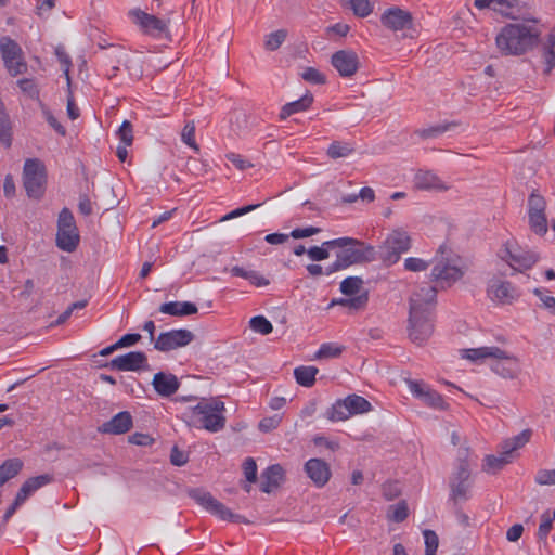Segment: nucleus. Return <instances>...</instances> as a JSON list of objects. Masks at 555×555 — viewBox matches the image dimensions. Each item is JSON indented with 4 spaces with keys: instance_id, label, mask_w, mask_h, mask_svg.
Segmentation results:
<instances>
[{
    "instance_id": "33",
    "label": "nucleus",
    "mask_w": 555,
    "mask_h": 555,
    "mask_svg": "<svg viewBox=\"0 0 555 555\" xmlns=\"http://www.w3.org/2000/svg\"><path fill=\"white\" fill-rule=\"evenodd\" d=\"M463 357L472 361H477L486 358L503 357V350L495 346L465 349L463 350Z\"/></svg>"
},
{
    "instance_id": "52",
    "label": "nucleus",
    "mask_w": 555,
    "mask_h": 555,
    "mask_svg": "<svg viewBox=\"0 0 555 555\" xmlns=\"http://www.w3.org/2000/svg\"><path fill=\"white\" fill-rule=\"evenodd\" d=\"M17 85L23 93L27 94L31 99H39V89L35 81L29 78H23L17 81Z\"/></svg>"
},
{
    "instance_id": "50",
    "label": "nucleus",
    "mask_w": 555,
    "mask_h": 555,
    "mask_svg": "<svg viewBox=\"0 0 555 555\" xmlns=\"http://www.w3.org/2000/svg\"><path fill=\"white\" fill-rule=\"evenodd\" d=\"M451 496L454 501L467 500L469 483L468 481L450 482Z\"/></svg>"
},
{
    "instance_id": "61",
    "label": "nucleus",
    "mask_w": 555,
    "mask_h": 555,
    "mask_svg": "<svg viewBox=\"0 0 555 555\" xmlns=\"http://www.w3.org/2000/svg\"><path fill=\"white\" fill-rule=\"evenodd\" d=\"M535 482L542 486L555 485V469H541L537 473Z\"/></svg>"
},
{
    "instance_id": "32",
    "label": "nucleus",
    "mask_w": 555,
    "mask_h": 555,
    "mask_svg": "<svg viewBox=\"0 0 555 555\" xmlns=\"http://www.w3.org/2000/svg\"><path fill=\"white\" fill-rule=\"evenodd\" d=\"M512 460L511 454H505L504 450L501 449L499 455H487L482 465L485 472L489 474H495L501 470Z\"/></svg>"
},
{
    "instance_id": "12",
    "label": "nucleus",
    "mask_w": 555,
    "mask_h": 555,
    "mask_svg": "<svg viewBox=\"0 0 555 555\" xmlns=\"http://www.w3.org/2000/svg\"><path fill=\"white\" fill-rule=\"evenodd\" d=\"M499 256L511 267L512 274L531 269L539 259L535 253L520 248L513 249L508 243L500 250Z\"/></svg>"
},
{
    "instance_id": "62",
    "label": "nucleus",
    "mask_w": 555,
    "mask_h": 555,
    "mask_svg": "<svg viewBox=\"0 0 555 555\" xmlns=\"http://www.w3.org/2000/svg\"><path fill=\"white\" fill-rule=\"evenodd\" d=\"M321 232V229L320 228H317V227H307V228H297V229H294L289 235L293 237V238H296V240H299V238H305V237H309V236H312L314 234H318Z\"/></svg>"
},
{
    "instance_id": "16",
    "label": "nucleus",
    "mask_w": 555,
    "mask_h": 555,
    "mask_svg": "<svg viewBox=\"0 0 555 555\" xmlns=\"http://www.w3.org/2000/svg\"><path fill=\"white\" fill-rule=\"evenodd\" d=\"M104 367L117 371L149 370L147 357L142 351H130L112 359Z\"/></svg>"
},
{
    "instance_id": "22",
    "label": "nucleus",
    "mask_w": 555,
    "mask_h": 555,
    "mask_svg": "<svg viewBox=\"0 0 555 555\" xmlns=\"http://www.w3.org/2000/svg\"><path fill=\"white\" fill-rule=\"evenodd\" d=\"M131 427V414L127 411H122L113 416L108 422L103 423L100 430L105 434L121 435L127 433Z\"/></svg>"
},
{
    "instance_id": "51",
    "label": "nucleus",
    "mask_w": 555,
    "mask_h": 555,
    "mask_svg": "<svg viewBox=\"0 0 555 555\" xmlns=\"http://www.w3.org/2000/svg\"><path fill=\"white\" fill-rule=\"evenodd\" d=\"M42 114L47 120V122L62 137L66 135L65 127L57 121L51 111L42 103H40Z\"/></svg>"
},
{
    "instance_id": "3",
    "label": "nucleus",
    "mask_w": 555,
    "mask_h": 555,
    "mask_svg": "<svg viewBox=\"0 0 555 555\" xmlns=\"http://www.w3.org/2000/svg\"><path fill=\"white\" fill-rule=\"evenodd\" d=\"M224 402L218 398L202 399L195 406L183 413L189 425L218 433L225 427Z\"/></svg>"
},
{
    "instance_id": "23",
    "label": "nucleus",
    "mask_w": 555,
    "mask_h": 555,
    "mask_svg": "<svg viewBox=\"0 0 555 555\" xmlns=\"http://www.w3.org/2000/svg\"><path fill=\"white\" fill-rule=\"evenodd\" d=\"M152 385L158 395L169 397L179 389L180 383L176 375L158 372L154 375Z\"/></svg>"
},
{
    "instance_id": "35",
    "label": "nucleus",
    "mask_w": 555,
    "mask_h": 555,
    "mask_svg": "<svg viewBox=\"0 0 555 555\" xmlns=\"http://www.w3.org/2000/svg\"><path fill=\"white\" fill-rule=\"evenodd\" d=\"M324 416L332 422L346 421L351 416V412L345 399H339L326 410Z\"/></svg>"
},
{
    "instance_id": "60",
    "label": "nucleus",
    "mask_w": 555,
    "mask_h": 555,
    "mask_svg": "<svg viewBox=\"0 0 555 555\" xmlns=\"http://www.w3.org/2000/svg\"><path fill=\"white\" fill-rule=\"evenodd\" d=\"M72 227H76L74 216L68 208H63L59 215L57 229H66Z\"/></svg>"
},
{
    "instance_id": "15",
    "label": "nucleus",
    "mask_w": 555,
    "mask_h": 555,
    "mask_svg": "<svg viewBox=\"0 0 555 555\" xmlns=\"http://www.w3.org/2000/svg\"><path fill=\"white\" fill-rule=\"evenodd\" d=\"M408 386L411 393L427 406L440 411L448 409V403L444 401L442 396L427 384L410 379L408 380Z\"/></svg>"
},
{
    "instance_id": "55",
    "label": "nucleus",
    "mask_w": 555,
    "mask_h": 555,
    "mask_svg": "<svg viewBox=\"0 0 555 555\" xmlns=\"http://www.w3.org/2000/svg\"><path fill=\"white\" fill-rule=\"evenodd\" d=\"M117 134L120 141L126 145L130 146L133 142L132 125L130 121L125 120L119 127Z\"/></svg>"
},
{
    "instance_id": "56",
    "label": "nucleus",
    "mask_w": 555,
    "mask_h": 555,
    "mask_svg": "<svg viewBox=\"0 0 555 555\" xmlns=\"http://www.w3.org/2000/svg\"><path fill=\"white\" fill-rule=\"evenodd\" d=\"M369 300L367 293H363L360 295H357L354 297L348 298L346 301V307L350 309L351 311H359L362 310Z\"/></svg>"
},
{
    "instance_id": "43",
    "label": "nucleus",
    "mask_w": 555,
    "mask_h": 555,
    "mask_svg": "<svg viewBox=\"0 0 555 555\" xmlns=\"http://www.w3.org/2000/svg\"><path fill=\"white\" fill-rule=\"evenodd\" d=\"M363 284V280L359 276H348L340 283V292L347 296L357 295Z\"/></svg>"
},
{
    "instance_id": "19",
    "label": "nucleus",
    "mask_w": 555,
    "mask_h": 555,
    "mask_svg": "<svg viewBox=\"0 0 555 555\" xmlns=\"http://www.w3.org/2000/svg\"><path fill=\"white\" fill-rule=\"evenodd\" d=\"M382 24L393 30H405L412 27L413 18L412 15L398 7L386 10L380 17Z\"/></svg>"
},
{
    "instance_id": "53",
    "label": "nucleus",
    "mask_w": 555,
    "mask_h": 555,
    "mask_svg": "<svg viewBox=\"0 0 555 555\" xmlns=\"http://www.w3.org/2000/svg\"><path fill=\"white\" fill-rule=\"evenodd\" d=\"M301 77L304 80L317 85H323L326 81L325 75H323L314 67H307L302 72Z\"/></svg>"
},
{
    "instance_id": "36",
    "label": "nucleus",
    "mask_w": 555,
    "mask_h": 555,
    "mask_svg": "<svg viewBox=\"0 0 555 555\" xmlns=\"http://www.w3.org/2000/svg\"><path fill=\"white\" fill-rule=\"evenodd\" d=\"M318 372L315 366H298L294 370V376L300 386L311 387L315 383Z\"/></svg>"
},
{
    "instance_id": "46",
    "label": "nucleus",
    "mask_w": 555,
    "mask_h": 555,
    "mask_svg": "<svg viewBox=\"0 0 555 555\" xmlns=\"http://www.w3.org/2000/svg\"><path fill=\"white\" fill-rule=\"evenodd\" d=\"M182 141L193 149L196 153L199 152V146L195 141V122L193 120L188 121L181 133Z\"/></svg>"
},
{
    "instance_id": "47",
    "label": "nucleus",
    "mask_w": 555,
    "mask_h": 555,
    "mask_svg": "<svg viewBox=\"0 0 555 555\" xmlns=\"http://www.w3.org/2000/svg\"><path fill=\"white\" fill-rule=\"evenodd\" d=\"M349 8L359 17H365L372 13L373 7L370 0H348Z\"/></svg>"
},
{
    "instance_id": "13",
    "label": "nucleus",
    "mask_w": 555,
    "mask_h": 555,
    "mask_svg": "<svg viewBox=\"0 0 555 555\" xmlns=\"http://www.w3.org/2000/svg\"><path fill=\"white\" fill-rule=\"evenodd\" d=\"M194 337V334L185 328L163 332L156 338L154 348L162 352H168L189 345Z\"/></svg>"
},
{
    "instance_id": "58",
    "label": "nucleus",
    "mask_w": 555,
    "mask_h": 555,
    "mask_svg": "<svg viewBox=\"0 0 555 555\" xmlns=\"http://www.w3.org/2000/svg\"><path fill=\"white\" fill-rule=\"evenodd\" d=\"M533 294L542 301L543 308L555 315V297L546 295L542 289L534 288Z\"/></svg>"
},
{
    "instance_id": "2",
    "label": "nucleus",
    "mask_w": 555,
    "mask_h": 555,
    "mask_svg": "<svg viewBox=\"0 0 555 555\" xmlns=\"http://www.w3.org/2000/svg\"><path fill=\"white\" fill-rule=\"evenodd\" d=\"M436 295V286L426 285L410 297L408 335L417 346H423L434 333Z\"/></svg>"
},
{
    "instance_id": "57",
    "label": "nucleus",
    "mask_w": 555,
    "mask_h": 555,
    "mask_svg": "<svg viewBox=\"0 0 555 555\" xmlns=\"http://www.w3.org/2000/svg\"><path fill=\"white\" fill-rule=\"evenodd\" d=\"M243 470L246 480L253 483L257 480V464L253 457H247L243 463Z\"/></svg>"
},
{
    "instance_id": "37",
    "label": "nucleus",
    "mask_w": 555,
    "mask_h": 555,
    "mask_svg": "<svg viewBox=\"0 0 555 555\" xmlns=\"http://www.w3.org/2000/svg\"><path fill=\"white\" fill-rule=\"evenodd\" d=\"M354 152V147L348 142L333 141L327 147L326 154L332 159L348 157Z\"/></svg>"
},
{
    "instance_id": "8",
    "label": "nucleus",
    "mask_w": 555,
    "mask_h": 555,
    "mask_svg": "<svg viewBox=\"0 0 555 555\" xmlns=\"http://www.w3.org/2000/svg\"><path fill=\"white\" fill-rule=\"evenodd\" d=\"M411 248L410 235L401 230H393L376 249L377 260H380L385 266H391L399 261L401 254Z\"/></svg>"
},
{
    "instance_id": "20",
    "label": "nucleus",
    "mask_w": 555,
    "mask_h": 555,
    "mask_svg": "<svg viewBox=\"0 0 555 555\" xmlns=\"http://www.w3.org/2000/svg\"><path fill=\"white\" fill-rule=\"evenodd\" d=\"M492 371L503 378H515L519 372L518 358L503 350V357H494Z\"/></svg>"
},
{
    "instance_id": "31",
    "label": "nucleus",
    "mask_w": 555,
    "mask_h": 555,
    "mask_svg": "<svg viewBox=\"0 0 555 555\" xmlns=\"http://www.w3.org/2000/svg\"><path fill=\"white\" fill-rule=\"evenodd\" d=\"M106 51L102 55V61L106 66H111L113 70H119V65L124 63L127 56L122 47L108 44Z\"/></svg>"
},
{
    "instance_id": "38",
    "label": "nucleus",
    "mask_w": 555,
    "mask_h": 555,
    "mask_svg": "<svg viewBox=\"0 0 555 555\" xmlns=\"http://www.w3.org/2000/svg\"><path fill=\"white\" fill-rule=\"evenodd\" d=\"M345 402L347 403L351 415L362 414L371 411V403L363 397L358 395H349L345 398Z\"/></svg>"
},
{
    "instance_id": "21",
    "label": "nucleus",
    "mask_w": 555,
    "mask_h": 555,
    "mask_svg": "<svg viewBox=\"0 0 555 555\" xmlns=\"http://www.w3.org/2000/svg\"><path fill=\"white\" fill-rule=\"evenodd\" d=\"M492 11L507 18L522 17V14L530 12L520 0H492Z\"/></svg>"
},
{
    "instance_id": "9",
    "label": "nucleus",
    "mask_w": 555,
    "mask_h": 555,
    "mask_svg": "<svg viewBox=\"0 0 555 555\" xmlns=\"http://www.w3.org/2000/svg\"><path fill=\"white\" fill-rule=\"evenodd\" d=\"M0 52L4 66L12 76L22 75L27 72V64L24 61L23 50L15 40L9 36L1 37Z\"/></svg>"
},
{
    "instance_id": "29",
    "label": "nucleus",
    "mask_w": 555,
    "mask_h": 555,
    "mask_svg": "<svg viewBox=\"0 0 555 555\" xmlns=\"http://www.w3.org/2000/svg\"><path fill=\"white\" fill-rule=\"evenodd\" d=\"M53 477L49 474L39 475L36 477L28 478L20 488L17 495L20 501H26L33 493H35L41 487L50 483Z\"/></svg>"
},
{
    "instance_id": "27",
    "label": "nucleus",
    "mask_w": 555,
    "mask_h": 555,
    "mask_svg": "<svg viewBox=\"0 0 555 555\" xmlns=\"http://www.w3.org/2000/svg\"><path fill=\"white\" fill-rule=\"evenodd\" d=\"M79 244V233L77 227L57 229L56 245L60 249L72 253Z\"/></svg>"
},
{
    "instance_id": "49",
    "label": "nucleus",
    "mask_w": 555,
    "mask_h": 555,
    "mask_svg": "<svg viewBox=\"0 0 555 555\" xmlns=\"http://www.w3.org/2000/svg\"><path fill=\"white\" fill-rule=\"evenodd\" d=\"M423 535L425 540V555H436L439 545L437 533L430 529H425Z\"/></svg>"
},
{
    "instance_id": "44",
    "label": "nucleus",
    "mask_w": 555,
    "mask_h": 555,
    "mask_svg": "<svg viewBox=\"0 0 555 555\" xmlns=\"http://www.w3.org/2000/svg\"><path fill=\"white\" fill-rule=\"evenodd\" d=\"M344 350L343 346L337 344L327 343L321 345L320 349L317 351L314 358L315 359H330V358H338Z\"/></svg>"
},
{
    "instance_id": "14",
    "label": "nucleus",
    "mask_w": 555,
    "mask_h": 555,
    "mask_svg": "<svg viewBox=\"0 0 555 555\" xmlns=\"http://www.w3.org/2000/svg\"><path fill=\"white\" fill-rule=\"evenodd\" d=\"M130 15L133 22L140 27L143 34L154 38H160L163 35L168 34V24L164 20L158 18L153 14H149L142 10H132Z\"/></svg>"
},
{
    "instance_id": "6",
    "label": "nucleus",
    "mask_w": 555,
    "mask_h": 555,
    "mask_svg": "<svg viewBox=\"0 0 555 555\" xmlns=\"http://www.w3.org/2000/svg\"><path fill=\"white\" fill-rule=\"evenodd\" d=\"M188 493L199 506L221 520L234 524H250L244 516L231 512L223 503L215 499L210 492L202 488L190 489Z\"/></svg>"
},
{
    "instance_id": "28",
    "label": "nucleus",
    "mask_w": 555,
    "mask_h": 555,
    "mask_svg": "<svg viewBox=\"0 0 555 555\" xmlns=\"http://www.w3.org/2000/svg\"><path fill=\"white\" fill-rule=\"evenodd\" d=\"M197 310L196 305L190 301H169L159 306V312L173 317L195 314Z\"/></svg>"
},
{
    "instance_id": "5",
    "label": "nucleus",
    "mask_w": 555,
    "mask_h": 555,
    "mask_svg": "<svg viewBox=\"0 0 555 555\" xmlns=\"http://www.w3.org/2000/svg\"><path fill=\"white\" fill-rule=\"evenodd\" d=\"M444 254L446 246L441 245L430 273V280L440 288L452 286L464 275V271L457 264V258Z\"/></svg>"
},
{
    "instance_id": "40",
    "label": "nucleus",
    "mask_w": 555,
    "mask_h": 555,
    "mask_svg": "<svg viewBox=\"0 0 555 555\" xmlns=\"http://www.w3.org/2000/svg\"><path fill=\"white\" fill-rule=\"evenodd\" d=\"M543 57L546 64L544 74L548 75L555 67V34L553 33L547 36L543 47Z\"/></svg>"
},
{
    "instance_id": "25",
    "label": "nucleus",
    "mask_w": 555,
    "mask_h": 555,
    "mask_svg": "<svg viewBox=\"0 0 555 555\" xmlns=\"http://www.w3.org/2000/svg\"><path fill=\"white\" fill-rule=\"evenodd\" d=\"M284 478V469L280 464L267 467L261 474L260 490L264 493H271L278 488Z\"/></svg>"
},
{
    "instance_id": "45",
    "label": "nucleus",
    "mask_w": 555,
    "mask_h": 555,
    "mask_svg": "<svg viewBox=\"0 0 555 555\" xmlns=\"http://www.w3.org/2000/svg\"><path fill=\"white\" fill-rule=\"evenodd\" d=\"M287 37V31L285 29H279L276 31L268 35L267 40L264 42V47L269 51L278 50L282 43L285 41Z\"/></svg>"
},
{
    "instance_id": "18",
    "label": "nucleus",
    "mask_w": 555,
    "mask_h": 555,
    "mask_svg": "<svg viewBox=\"0 0 555 555\" xmlns=\"http://www.w3.org/2000/svg\"><path fill=\"white\" fill-rule=\"evenodd\" d=\"M331 63L340 76L351 77L358 70L359 57L351 50H339L332 55Z\"/></svg>"
},
{
    "instance_id": "39",
    "label": "nucleus",
    "mask_w": 555,
    "mask_h": 555,
    "mask_svg": "<svg viewBox=\"0 0 555 555\" xmlns=\"http://www.w3.org/2000/svg\"><path fill=\"white\" fill-rule=\"evenodd\" d=\"M23 468V462L17 459H9L0 465V476L7 482L15 477Z\"/></svg>"
},
{
    "instance_id": "54",
    "label": "nucleus",
    "mask_w": 555,
    "mask_h": 555,
    "mask_svg": "<svg viewBox=\"0 0 555 555\" xmlns=\"http://www.w3.org/2000/svg\"><path fill=\"white\" fill-rule=\"evenodd\" d=\"M460 463L456 472L451 477L450 482H459V481H468L469 478V469L468 463L465 459H459Z\"/></svg>"
},
{
    "instance_id": "24",
    "label": "nucleus",
    "mask_w": 555,
    "mask_h": 555,
    "mask_svg": "<svg viewBox=\"0 0 555 555\" xmlns=\"http://www.w3.org/2000/svg\"><path fill=\"white\" fill-rule=\"evenodd\" d=\"M414 185L418 190L447 191L449 186L431 171L420 170L414 178Z\"/></svg>"
},
{
    "instance_id": "41",
    "label": "nucleus",
    "mask_w": 555,
    "mask_h": 555,
    "mask_svg": "<svg viewBox=\"0 0 555 555\" xmlns=\"http://www.w3.org/2000/svg\"><path fill=\"white\" fill-rule=\"evenodd\" d=\"M453 126H455V124L453 122L430 126L428 128L416 129L414 131V134L420 137L421 139L437 138L442 133L447 132L448 130H450Z\"/></svg>"
},
{
    "instance_id": "59",
    "label": "nucleus",
    "mask_w": 555,
    "mask_h": 555,
    "mask_svg": "<svg viewBox=\"0 0 555 555\" xmlns=\"http://www.w3.org/2000/svg\"><path fill=\"white\" fill-rule=\"evenodd\" d=\"M404 268L412 272L425 271L428 268V262L421 258L410 257L404 260Z\"/></svg>"
},
{
    "instance_id": "34",
    "label": "nucleus",
    "mask_w": 555,
    "mask_h": 555,
    "mask_svg": "<svg viewBox=\"0 0 555 555\" xmlns=\"http://www.w3.org/2000/svg\"><path fill=\"white\" fill-rule=\"evenodd\" d=\"M532 436L531 429H524L520 434L505 440L501 444V449L504 450L505 454H513L519 448H522L527 442H529Z\"/></svg>"
},
{
    "instance_id": "7",
    "label": "nucleus",
    "mask_w": 555,
    "mask_h": 555,
    "mask_svg": "<svg viewBox=\"0 0 555 555\" xmlns=\"http://www.w3.org/2000/svg\"><path fill=\"white\" fill-rule=\"evenodd\" d=\"M47 171L38 158H28L23 168V185L29 198L40 199L46 191Z\"/></svg>"
},
{
    "instance_id": "1",
    "label": "nucleus",
    "mask_w": 555,
    "mask_h": 555,
    "mask_svg": "<svg viewBox=\"0 0 555 555\" xmlns=\"http://www.w3.org/2000/svg\"><path fill=\"white\" fill-rule=\"evenodd\" d=\"M505 25L495 37V43L503 55H521L533 49L540 41L542 25L531 12Z\"/></svg>"
},
{
    "instance_id": "48",
    "label": "nucleus",
    "mask_w": 555,
    "mask_h": 555,
    "mask_svg": "<svg viewBox=\"0 0 555 555\" xmlns=\"http://www.w3.org/2000/svg\"><path fill=\"white\" fill-rule=\"evenodd\" d=\"M249 325L253 331L260 333L262 335L270 334L273 330L271 322L262 315H256L251 318L249 321Z\"/></svg>"
},
{
    "instance_id": "64",
    "label": "nucleus",
    "mask_w": 555,
    "mask_h": 555,
    "mask_svg": "<svg viewBox=\"0 0 555 555\" xmlns=\"http://www.w3.org/2000/svg\"><path fill=\"white\" fill-rule=\"evenodd\" d=\"M552 524H553V519L550 517L548 513H544L541 516V524H540L539 530H538L539 539H545L548 535V533L552 529Z\"/></svg>"
},
{
    "instance_id": "4",
    "label": "nucleus",
    "mask_w": 555,
    "mask_h": 555,
    "mask_svg": "<svg viewBox=\"0 0 555 555\" xmlns=\"http://www.w3.org/2000/svg\"><path fill=\"white\" fill-rule=\"evenodd\" d=\"M352 243L344 246H336L339 250L336 253V259L325 268V274L331 275L340 270H345L352 264L366 263L377 260V251L374 246L367 245L362 241L349 237Z\"/></svg>"
},
{
    "instance_id": "17",
    "label": "nucleus",
    "mask_w": 555,
    "mask_h": 555,
    "mask_svg": "<svg viewBox=\"0 0 555 555\" xmlns=\"http://www.w3.org/2000/svg\"><path fill=\"white\" fill-rule=\"evenodd\" d=\"M304 470L317 488H323L332 476L330 465L318 457L308 460L304 465Z\"/></svg>"
},
{
    "instance_id": "11",
    "label": "nucleus",
    "mask_w": 555,
    "mask_h": 555,
    "mask_svg": "<svg viewBox=\"0 0 555 555\" xmlns=\"http://www.w3.org/2000/svg\"><path fill=\"white\" fill-rule=\"evenodd\" d=\"M500 276H493L488 282L487 293L492 301L509 305L519 297L517 288L508 281L502 280L506 271H500Z\"/></svg>"
},
{
    "instance_id": "30",
    "label": "nucleus",
    "mask_w": 555,
    "mask_h": 555,
    "mask_svg": "<svg viewBox=\"0 0 555 555\" xmlns=\"http://www.w3.org/2000/svg\"><path fill=\"white\" fill-rule=\"evenodd\" d=\"M313 102V95L310 92H307L300 99L286 103L282 106L280 112V119L284 120L293 114L304 112L308 109Z\"/></svg>"
},
{
    "instance_id": "10",
    "label": "nucleus",
    "mask_w": 555,
    "mask_h": 555,
    "mask_svg": "<svg viewBox=\"0 0 555 555\" xmlns=\"http://www.w3.org/2000/svg\"><path fill=\"white\" fill-rule=\"evenodd\" d=\"M546 201L535 190L528 197V219L532 232L538 235L547 233V219L545 215Z\"/></svg>"
},
{
    "instance_id": "63",
    "label": "nucleus",
    "mask_w": 555,
    "mask_h": 555,
    "mask_svg": "<svg viewBox=\"0 0 555 555\" xmlns=\"http://www.w3.org/2000/svg\"><path fill=\"white\" fill-rule=\"evenodd\" d=\"M189 456L184 451H181L177 446L172 447L170 453V462L175 466H183L188 463Z\"/></svg>"
},
{
    "instance_id": "26",
    "label": "nucleus",
    "mask_w": 555,
    "mask_h": 555,
    "mask_svg": "<svg viewBox=\"0 0 555 555\" xmlns=\"http://www.w3.org/2000/svg\"><path fill=\"white\" fill-rule=\"evenodd\" d=\"M349 237H339L331 241H325L321 246H312L307 249V255L312 261H322L330 257V250L336 248V246H344L348 243H352Z\"/></svg>"
},
{
    "instance_id": "42",
    "label": "nucleus",
    "mask_w": 555,
    "mask_h": 555,
    "mask_svg": "<svg viewBox=\"0 0 555 555\" xmlns=\"http://www.w3.org/2000/svg\"><path fill=\"white\" fill-rule=\"evenodd\" d=\"M409 516V507L404 500L398 502L395 505L389 506L388 517L395 522H402Z\"/></svg>"
}]
</instances>
